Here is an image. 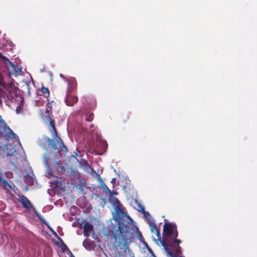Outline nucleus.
Segmentation results:
<instances>
[{
	"label": "nucleus",
	"mask_w": 257,
	"mask_h": 257,
	"mask_svg": "<svg viewBox=\"0 0 257 257\" xmlns=\"http://www.w3.org/2000/svg\"><path fill=\"white\" fill-rule=\"evenodd\" d=\"M163 237L158 239L170 257H177L176 254L181 253L179 244L182 242L177 239L178 236L177 225L173 222H165L163 226Z\"/></svg>",
	"instance_id": "1"
},
{
	"label": "nucleus",
	"mask_w": 257,
	"mask_h": 257,
	"mask_svg": "<svg viewBox=\"0 0 257 257\" xmlns=\"http://www.w3.org/2000/svg\"><path fill=\"white\" fill-rule=\"evenodd\" d=\"M46 119L45 120H48L49 125L50 126L49 130L50 132L52 134V139L48 138L46 141L49 143L50 147L55 150H60L64 153L67 152L68 150L66 146L64 144L62 139L58 136L56 128L55 127V121L52 118V110L48 108L46 109Z\"/></svg>",
	"instance_id": "2"
},
{
	"label": "nucleus",
	"mask_w": 257,
	"mask_h": 257,
	"mask_svg": "<svg viewBox=\"0 0 257 257\" xmlns=\"http://www.w3.org/2000/svg\"><path fill=\"white\" fill-rule=\"evenodd\" d=\"M131 226L123 222L119 221L118 223V228L112 233L117 246L122 249L131 243L132 239L134 238V232H131Z\"/></svg>",
	"instance_id": "3"
},
{
	"label": "nucleus",
	"mask_w": 257,
	"mask_h": 257,
	"mask_svg": "<svg viewBox=\"0 0 257 257\" xmlns=\"http://www.w3.org/2000/svg\"><path fill=\"white\" fill-rule=\"evenodd\" d=\"M76 82H74V84L72 85L71 87H69L67 90V93L65 99V102L67 105L69 106H72L76 103L78 100V98L77 96L70 94L71 89H73L75 87Z\"/></svg>",
	"instance_id": "4"
},
{
	"label": "nucleus",
	"mask_w": 257,
	"mask_h": 257,
	"mask_svg": "<svg viewBox=\"0 0 257 257\" xmlns=\"http://www.w3.org/2000/svg\"><path fill=\"white\" fill-rule=\"evenodd\" d=\"M5 89L7 91L5 101L8 99L12 101L15 99V97H17L19 95L18 90L14 86L12 83L9 84V86Z\"/></svg>",
	"instance_id": "5"
},
{
	"label": "nucleus",
	"mask_w": 257,
	"mask_h": 257,
	"mask_svg": "<svg viewBox=\"0 0 257 257\" xmlns=\"http://www.w3.org/2000/svg\"><path fill=\"white\" fill-rule=\"evenodd\" d=\"M18 196V201L21 203L23 207L26 208L28 211H30L31 208H33V206L30 201L25 195L19 194Z\"/></svg>",
	"instance_id": "6"
},
{
	"label": "nucleus",
	"mask_w": 257,
	"mask_h": 257,
	"mask_svg": "<svg viewBox=\"0 0 257 257\" xmlns=\"http://www.w3.org/2000/svg\"><path fill=\"white\" fill-rule=\"evenodd\" d=\"M148 223L149 224L150 227L151 231L152 233H154L158 237L160 238V233L159 229L157 228L155 220L151 218V216L147 218Z\"/></svg>",
	"instance_id": "7"
},
{
	"label": "nucleus",
	"mask_w": 257,
	"mask_h": 257,
	"mask_svg": "<svg viewBox=\"0 0 257 257\" xmlns=\"http://www.w3.org/2000/svg\"><path fill=\"white\" fill-rule=\"evenodd\" d=\"M0 58L4 60L5 61L7 62L10 64L11 67L13 69V71H14L15 74L19 75L21 73L22 68H19L18 66L15 65L14 64L11 62L7 57L3 55L1 53Z\"/></svg>",
	"instance_id": "8"
},
{
	"label": "nucleus",
	"mask_w": 257,
	"mask_h": 257,
	"mask_svg": "<svg viewBox=\"0 0 257 257\" xmlns=\"http://www.w3.org/2000/svg\"><path fill=\"white\" fill-rule=\"evenodd\" d=\"M93 232V225L88 222H85L83 226V235L86 237H88L90 233Z\"/></svg>",
	"instance_id": "9"
},
{
	"label": "nucleus",
	"mask_w": 257,
	"mask_h": 257,
	"mask_svg": "<svg viewBox=\"0 0 257 257\" xmlns=\"http://www.w3.org/2000/svg\"><path fill=\"white\" fill-rule=\"evenodd\" d=\"M34 86L35 85L33 81H29L26 82V86L27 89V93L29 96L31 95L32 90Z\"/></svg>",
	"instance_id": "10"
},
{
	"label": "nucleus",
	"mask_w": 257,
	"mask_h": 257,
	"mask_svg": "<svg viewBox=\"0 0 257 257\" xmlns=\"http://www.w3.org/2000/svg\"><path fill=\"white\" fill-rule=\"evenodd\" d=\"M94 242L87 239L83 241V246L87 250H90L92 248Z\"/></svg>",
	"instance_id": "11"
},
{
	"label": "nucleus",
	"mask_w": 257,
	"mask_h": 257,
	"mask_svg": "<svg viewBox=\"0 0 257 257\" xmlns=\"http://www.w3.org/2000/svg\"><path fill=\"white\" fill-rule=\"evenodd\" d=\"M41 92H42L43 96L45 97H48L50 95L49 90L47 87L43 86L41 89Z\"/></svg>",
	"instance_id": "12"
},
{
	"label": "nucleus",
	"mask_w": 257,
	"mask_h": 257,
	"mask_svg": "<svg viewBox=\"0 0 257 257\" xmlns=\"http://www.w3.org/2000/svg\"><path fill=\"white\" fill-rule=\"evenodd\" d=\"M2 99L6 100V92L0 88V104H2Z\"/></svg>",
	"instance_id": "13"
},
{
	"label": "nucleus",
	"mask_w": 257,
	"mask_h": 257,
	"mask_svg": "<svg viewBox=\"0 0 257 257\" xmlns=\"http://www.w3.org/2000/svg\"><path fill=\"white\" fill-rule=\"evenodd\" d=\"M93 113H88L86 114L85 119L87 121L90 122L92 121L93 119Z\"/></svg>",
	"instance_id": "14"
},
{
	"label": "nucleus",
	"mask_w": 257,
	"mask_h": 257,
	"mask_svg": "<svg viewBox=\"0 0 257 257\" xmlns=\"http://www.w3.org/2000/svg\"><path fill=\"white\" fill-rule=\"evenodd\" d=\"M0 85L3 86L5 89L9 86V84H6L4 82L1 74H0Z\"/></svg>",
	"instance_id": "15"
},
{
	"label": "nucleus",
	"mask_w": 257,
	"mask_h": 257,
	"mask_svg": "<svg viewBox=\"0 0 257 257\" xmlns=\"http://www.w3.org/2000/svg\"><path fill=\"white\" fill-rule=\"evenodd\" d=\"M7 155H8V156H10V161H11V162L12 164V165L13 166H14L15 167H16V163L14 162L15 159H14V158H15V156L13 157L12 155L10 154L9 153H8Z\"/></svg>",
	"instance_id": "16"
},
{
	"label": "nucleus",
	"mask_w": 257,
	"mask_h": 257,
	"mask_svg": "<svg viewBox=\"0 0 257 257\" xmlns=\"http://www.w3.org/2000/svg\"><path fill=\"white\" fill-rule=\"evenodd\" d=\"M59 239L61 240V241L62 243V245L63 246V247L62 248V249L63 251H65V249H67V247L66 245L64 243L63 240L60 237L59 238Z\"/></svg>",
	"instance_id": "17"
},
{
	"label": "nucleus",
	"mask_w": 257,
	"mask_h": 257,
	"mask_svg": "<svg viewBox=\"0 0 257 257\" xmlns=\"http://www.w3.org/2000/svg\"><path fill=\"white\" fill-rule=\"evenodd\" d=\"M142 209H143V210L144 211V215H145V216L147 218H149V217H150L151 216H150V214H149V213L148 212H145V211H144V207H142Z\"/></svg>",
	"instance_id": "18"
},
{
	"label": "nucleus",
	"mask_w": 257,
	"mask_h": 257,
	"mask_svg": "<svg viewBox=\"0 0 257 257\" xmlns=\"http://www.w3.org/2000/svg\"><path fill=\"white\" fill-rule=\"evenodd\" d=\"M73 173L74 174H75V175H74V176L75 177V178H79L80 177V175L78 173H75L74 171H73L72 172V173Z\"/></svg>",
	"instance_id": "19"
},
{
	"label": "nucleus",
	"mask_w": 257,
	"mask_h": 257,
	"mask_svg": "<svg viewBox=\"0 0 257 257\" xmlns=\"http://www.w3.org/2000/svg\"><path fill=\"white\" fill-rule=\"evenodd\" d=\"M47 108H48L50 110H52V105L51 103L49 102L48 104L47 105Z\"/></svg>",
	"instance_id": "20"
},
{
	"label": "nucleus",
	"mask_w": 257,
	"mask_h": 257,
	"mask_svg": "<svg viewBox=\"0 0 257 257\" xmlns=\"http://www.w3.org/2000/svg\"><path fill=\"white\" fill-rule=\"evenodd\" d=\"M44 162L45 163L48 165V157H47V156L46 155L44 157Z\"/></svg>",
	"instance_id": "21"
},
{
	"label": "nucleus",
	"mask_w": 257,
	"mask_h": 257,
	"mask_svg": "<svg viewBox=\"0 0 257 257\" xmlns=\"http://www.w3.org/2000/svg\"><path fill=\"white\" fill-rule=\"evenodd\" d=\"M103 188L105 190H107V191H108L109 192H110V190L108 189V188L105 185H104V186H103Z\"/></svg>",
	"instance_id": "22"
},
{
	"label": "nucleus",
	"mask_w": 257,
	"mask_h": 257,
	"mask_svg": "<svg viewBox=\"0 0 257 257\" xmlns=\"http://www.w3.org/2000/svg\"><path fill=\"white\" fill-rule=\"evenodd\" d=\"M27 179H29L30 180L32 181L33 180V178L32 176H31L30 175H27L26 176Z\"/></svg>",
	"instance_id": "23"
},
{
	"label": "nucleus",
	"mask_w": 257,
	"mask_h": 257,
	"mask_svg": "<svg viewBox=\"0 0 257 257\" xmlns=\"http://www.w3.org/2000/svg\"><path fill=\"white\" fill-rule=\"evenodd\" d=\"M93 128H94L93 125V124H90V131H94Z\"/></svg>",
	"instance_id": "24"
},
{
	"label": "nucleus",
	"mask_w": 257,
	"mask_h": 257,
	"mask_svg": "<svg viewBox=\"0 0 257 257\" xmlns=\"http://www.w3.org/2000/svg\"><path fill=\"white\" fill-rule=\"evenodd\" d=\"M115 199L116 200V201L117 202L119 203V202L118 200L116 198H115Z\"/></svg>",
	"instance_id": "25"
},
{
	"label": "nucleus",
	"mask_w": 257,
	"mask_h": 257,
	"mask_svg": "<svg viewBox=\"0 0 257 257\" xmlns=\"http://www.w3.org/2000/svg\"><path fill=\"white\" fill-rule=\"evenodd\" d=\"M39 218H40V220H43L41 219V218H40V217H39Z\"/></svg>",
	"instance_id": "26"
},
{
	"label": "nucleus",
	"mask_w": 257,
	"mask_h": 257,
	"mask_svg": "<svg viewBox=\"0 0 257 257\" xmlns=\"http://www.w3.org/2000/svg\"><path fill=\"white\" fill-rule=\"evenodd\" d=\"M140 236L142 237V234L140 233Z\"/></svg>",
	"instance_id": "27"
},
{
	"label": "nucleus",
	"mask_w": 257,
	"mask_h": 257,
	"mask_svg": "<svg viewBox=\"0 0 257 257\" xmlns=\"http://www.w3.org/2000/svg\"><path fill=\"white\" fill-rule=\"evenodd\" d=\"M57 244L58 245H60V244H59V243H57Z\"/></svg>",
	"instance_id": "28"
},
{
	"label": "nucleus",
	"mask_w": 257,
	"mask_h": 257,
	"mask_svg": "<svg viewBox=\"0 0 257 257\" xmlns=\"http://www.w3.org/2000/svg\"><path fill=\"white\" fill-rule=\"evenodd\" d=\"M72 257H75L74 256L72 255Z\"/></svg>",
	"instance_id": "29"
}]
</instances>
